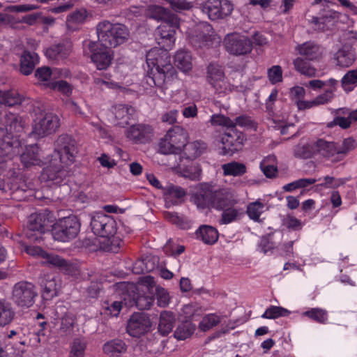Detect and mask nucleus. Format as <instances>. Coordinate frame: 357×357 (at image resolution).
<instances>
[{"label":"nucleus","mask_w":357,"mask_h":357,"mask_svg":"<svg viewBox=\"0 0 357 357\" xmlns=\"http://www.w3.org/2000/svg\"><path fill=\"white\" fill-rule=\"evenodd\" d=\"M179 20L176 24L164 22L157 29L158 43L161 47H154L146 54V63L149 68V75L146 77V83L162 90L166 89L173 79L176 77V72L170 62L168 51L174 45L176 41V29L178 28Z\"/></svg>","instance_id":"obj_1"},{"label":"nucleus","mask_w":357,"mask_h":357,"mask_svg":"<svg viewBox=\"0 0 357 357\" xmlns=\"http://www.w3.org/2000/svg\"><path fill=\"white\" fill-rule=\"evenodd\" d=\"M77 152L75 141L70 136H59L55 143V153L59 159L54 158L50 161V165L41 174V179L60 184L68 175V167L75 162Z\"/></svg>","instance_id":"obj_2"},{"label":"nucleus","mask_w":357,"mask_h":357,"mask_svg":"<svg viewBox=\"0 0 357 357\" xmlns=\"http://www.w3.org/2000/svg\"><path fill=\"white\" fill-rule=\"evenodd\" d=\"M128 289H135L138 291L137 296H133V303L139 309H149L154 302V296L160 307H165L169 303V292L165 288L157 285L152 276L146 275L140 278L136 286L132 284Z\"/></svg>","instance_id":"obj_3"},{"label":"nucleus","mask_w":357,"mask_h":357,"mask_svg":"<svg viewBox=\"0 0 357 357\" xmlns=\"http://www.w3.org/2000/svg\"><path fill=\"white\" fill-rule=\"evenodd\" d=\"M21 123L17 116L14 114H6L0 120V170L7 159H11L14 155L20 153L22 149L19 139L13 135V132L21 129Z\"/></svg>","instance_id":"obj_4"},{"label":"nucleus","mask_w":357,"mask_h":357,"mask_svg":"<svg viewBox=\"0 0 357 357\" xmlns=\"http://www.w3.org/2000/svg\"><path fill=\"white\" fill-rule=\"evenodd\" d=\"M236 194L231 188H220L213 190L208 183H202L199 186L198 191L192 197V202L199 208L212 207L222 210L236 202Z\"/></svg>","instance_id":"obj_5"},{"label":"nucleus","mask_w":357,"mask_h":357,"mask_svg":"<svg viewBox=\"0 0 357 357\" xmlns=\"http://www.w3.org/2000/svg\"><path fill=\"white\" fill-rule=\"evenodd\" d=\"M356 140L351 137L345 139L342 146H337L333 142H328L322 139L318 140L312 147L309 145L298 144L294 150L295 155L300 158H310L314 152H319L324 156L330 157L335 154H346L356 147Z\"/></svg>","instance_id":"obj_6"},{"label":"nucleus","mask_w":357,"mask_h":357,"mask_svg":"<svg viewBox=\"0 0 357 357\" xmlns=\"http://www.w3.org/2000/svg\"><path fill=\"white\" fill-rule=\"evenodd\" d=\"M97 34L98 41L96 43L110 49L125 43L128 38L129 31L123 24L105 21L97 26Z\"/></svg>","instance_id":"obj_7"},{"label":"nucleus","mask_w":357,"mask_h":357,"mask_svg":"<svg viewBox=\"0 0 357 357\" xmlns=\"http://www.w3.org/2000/svg\"><path fill=\"white\" fill-rule=\"evenodd\" d=\"M338 82L333 78L327 80L312 79L308 82L305 86L314 91L324 89L323 93L318 95L310 102H300L299 109H307L312 107L326 105L332 101L334 98V93L337 90Z\"/></svg>","instance_id":"obj_8"},{"label":"nucleus","mask_w":357,"mask_h":357,"mask_svg":"<svg viewBox=\"0 0 357 357\" xmlns=\"http://www.w3.org/2000/svg\"><path fill=\"white\" fill-rule=\"evenodd\" d=\"M188 134L181 126L170 128L159 142L160 152L163 154H177L188 144Z\"/></svg>","instance_id":"obj_9"},{"label":"nucleus","mask_w":357,"mask_h":357,"mask_svg":"<svg viewBox=\"0 0 357 357\" xmlns=\"http://www.w3.org/2000/svg\"><path fill=\"white\" fill-rule=\"evenodd\" d=\"M81 224L75 215L59 219L53 225L52 235L54 240L68 242L75 238L80 231Z\"/></svg>","instance_id":"obj_10"},{"label":"nucleus","mask_w":357,"mask_h":357,"mask_svg":"<svg viewBox=\"0 0 357 357\" xmlns=\"http://www.w3.org/2000/svg\"><path fill=\"white\" fill-rule=\"evenodd\" d=\"M207 81L215 92L220 95H226L238 90L236 83H231L225 76L222 66L216 63H211L208 66Z\"/></svg>","instance_id":"obj_11"},{"label":"nucleus","mask_w":357,"mask_h":357,"mask_svg":"<svg viewBox=\"0 0 357 357\" xmlns=\"http://www.w3.org/2000/svg\"><path fill=\"white\" fill-rule=\"evenodd\" d=\"M187 34L190 42L197 47L211 46L220 41L211 25L207 22H201L195 25L188 31Z\"/></svg>","instance_id":"obj_12"},{"label":"nucleus","mask_w":357,"mask_h":357,"mask_svg":"<svg viewBox=\"0 0 357 357\" xmlns=\"http://www.w3.org/2000/svg\"><path fill=\"white\" fill-rule=\"evenodd\" d=\"M60 126L58 116L51 112H40L33 120V132L39 137H44L55 132Z\"/></svg>","instance_id":"obj_13"},{"label":"nucleus","mask_w":357,"mask_h":357,"mask_svg":"<svg viewBox=\"0 0 357 357\" xmlns=\"http://www.w3.org/2000/svg\"><path fill=\"white\" fill-rule=\"evenodd\" d=\"M93 232L99 236L98 243L106 237L112 236L116 232V221L110 215L97 213L93 215L91 221Z\"/></svg>","instance_id":"obj_14"},{"label":"nucleus","mask_w":357,"mask_h":357,"mask_svg":"<svg viewBox=\"0 0 357 357\" xmlns=\"http://www.w3.org/2000/svg\"><path fill=\"white\" fill-rule=\"evenodd\" d=\"M202 11L211 20L224 19L234 10V5L229 0H208L201 6Z\"/></svg>","instance_id":"obj_15"},{"label":"nucleus","mask_w":357,"mask_h":357,"mask_svg":"<svg viewBox=\"0 0 357 357\" xmlns=\"http://www.w3.org/2000/svg\"><path fill=\"white\" fill-rule=\"evenodd\" d=\"M223 43L229 54L236 56L248 54L252 49L250 40L246 36L236 32L226 35Z\"/></svg>","instance_id":"obj_16"},{"label":"nucleus","mask_w":357,"mask_h":357,"mask_svg":"<svg viewBox=\"0 0 357 357\" xmlns=\"http://www.w3.org/2000/svg\"><path fill=\"white\" fill-rule=\"evenodd\" d=\"M24 250L31 257L41 259L44 264L57 267L65 271H68L70 268L68 263L63 258L59 255L49 254L39 246L24 245Z\"/></svg>","instance_id":"obj_17"},{"label":"nucleus","mask_w":357,"mask_h":357,"mask_svg":"<svg viewBox=\"0 0 357 357\" xmlns=\"http://www.w3.org/2000/svg\"><path fill=\"white\" fill-rule=\"evenodd\" d=\"M37 293L35 287L29 282H22L16 284L13 290L14 302L22 307H29L35 301Z\"/></svg>","instance_id":"obj_18"},{"label":"nucleus","mask_w":357,"mask_h":357,"mask_svg":"<svg viewBox=\"0 0 357 357\" xmlns=\"http://www.w3.org/2000/svg\"><path fill=\"white\" fill-rule=\"evenodd\" d=\"M132 13L135 16L145 13L146 15L150 18H153L157 21H162L164 22H171L176 24L177 22V16L172 14L167 8L161 6L151 5L145 10L143 7H132L130 9Z\"/></svg>","instance_id":"obj_19"},{"label":"nucleus","mask_w":357,"mask_h":357,"mask_svg":"<svg viewBox=\"0 0 357 357\" xmlns=\"http://www.w3.org/2000/svg\"><path fill=\"white\" fill-rule=\"evenodd\" d=\"M89 47L91 52V59L97 69H107L113 59L112 51L96 42H90Z\"/></svg>","instance_id":"obj_20"},{"label":"nucleus","mask_w":357,"mask_h":357,"mask_svg":"<svg viewBox=\"0 0 357 357\" xmlns=\"http://www.w3.org/2000/svg\"><path fill=\"white\" fill-rule=\"evenodd\" d=\"M245 140L244 135L231 128L222 134L220 142L222 145L223 154H232L241 149Z\"/></svg>","instance_id":"obj_21"},{"label":"nucleus","mask_w":357,"mask_h":357,"mask_svg":"<svg viewBox=\"0 0 357 357\" xmlns=\"http://www.w3.org/2000/svg\"><path fill=\"white\" fill-rule=\"evenodd\" d=\"M151 326V321L146 314L135 313L128 321L127 331L132 337H139L149 331Z\"/></svg>","instance_id":"obj_22"},{"label":"nucleus","mask_w":357,"mask_h":357,"mask_svg":"<svg viewBox=\"0 0 357 357\" xmlns=\"http://www.w3.org/2000/svg\"><path fill=\"white\" fill-rule=\"evenodd\" d=\"M47 223L45 215L43 213H35L30 215L28 224L26 236L31 241L40 242L43 240L42 234Z\"/></svg>","instance_id":"obj_23"},{"label":"nucleus","mask_w":357,"mask_h":357,"mask_svg":"<svg viewBox=\"0 0 357 357\" xmlns=\"http://www.w3.org/2000/svg\"><path fill=\"white\" fill-rule=\"evenodd\" d=\"M42 287V296L46 300L52 299L56 296L61 289L59 279L53 275H47L40 282Z\"/></svg>","instance_id":"obj_24"},{"label":"nucleus","mask_w":357,"mask_h":357,"mask_svg":"<svg viewBox=\"0 0 357 357\" xmlns=\"http://www.w3.org/2000/svg\"><path fill=\"white\" fill-rule=\"evenodd\" d=\"M71 50V43L66 41L47 48L45 54L50 60L60 62L64 61L70 55Z\"/></svg>","instance_id":"obj_25"},{"label":"nucleus","mask_w":357,"mask_h":357,"mask_svg":"<svg viewBox=\"0 0 357 357\" xmlns=\"http://www.w3.org/2000/svg\"><path fill=\"white\" fill-rule=\"evenodd\" d=\"M296 50L299 54L310 61H314L320 59L324 53L323 47L311 41L298 45Z\"/></svg>","instance_id":"obj_26"},{"label":"nucleus","mask_w":357,"mask_h":357,"mask_svg":"<svg viewBox=\"0 0 357 357\" xmlns=\"http://www.w3.org/2000/svg\"><path fill=\"white\" fill-rule=\"evenodd\" d=\"M127 344L120 339H114L105 342L102 346L103 353L109 357H121L127 351Z\"/></svg>","instance_id":"obj_27"},{"label":"nucleus","mask_w":357,"mask_h":357,"mask_svg":"<svg viewBox=\"0 0 357 357\" xmlns=\"http://www.w3.org/2000/svg\"><path fill=\"white\" fill-rule=\"evenodd\" d=\"M169 169L174 172L181 174L182 176L188 178L191 180H198L200 178L202 169L199 165L196 162H191L186 166L172 165H169Z\"/></svg>","instance_id":"obj_28"},{"label":"nucleus","mask_w":357,"mask_h":357,"mask_svg":"<svg viewBox=\"0 0 357 357\" xmlns=\"http://www.w3.org/2000/svg\"><path fill=\"white\" fill-rule=\"evenodd\" d=\"M210 122L212 126H219L231 129L236 125L245 126L248 122V119L245 117L240 116L237 117L235 121H233L222 114H217L211 116Z\"/></svg>","instance_id":"obj_29"},{"label":"nucleus","mask_w":357,"mask_h":357,"mask_svg":"<svg viewBox=\"0 0 357 357\" xmlns=\"http://www.w3.org/2000/svg\"><path fill=\"white\" fill-rule=\"evenodd\" d=\"M151 133L149 126L142 125H134L126 131V137L135 143H143Z\"/></svg>","instance_id":"obj_30"},{"label":"nucleus","mask_w":357,"mask_h":357,"mask_svg":"<svg viewBox=\"0 0 357 357\" xmlns=\"http://www.w3.org/2000/svg\"><path fill=\"white\" fill-rule=\"evenodd\" d=\"M340 15V13L330 10L323 15L321 17H314L312 22L315 25L317 29L325 31L334 25Z\"/></svg>","instance_id":"obj_31"},{"label":"nucleus","mask_w":357,"mask_h":357,"mask_svg":"<svg viewBox=\"0 0 357 357\" xmlns=\"http://www.w3.org/2000/svg\"><path fill=\"white\" fill-rule=\"evenodd\" d=\"M39 62V56L36 52L24 51L20 59V70L25 75H30Z\"/></svg>","instance_id":"obj_32"},{"label":"nucleus","mask_w":357,"mask_h":357,"mask_svg":"<svg viewBox=\"0 0 357 357\" xmlns=\"http://www.w3.org/2000/svg\"><path fill=\"white\" fill-rule=\"evenodd\" d=\"M174 65L183 73H189L192 68V56L188 51L181 50L176 52Z\"/></svg>","instance_id":"obj_33"},{"label":"nucleus","mask_w":357,"mask_h":357,"mask_svg":"<svg viewBox=\"0 0 357 357\" xmlns=\"http://www.w3.org/2000/svg\"><path fill=\"white\" fill-rule=\"evenodd\" d=\"M39 149L37 145L26 147V151L21 155V161L26 167L32 165H40L41 160L38 157Z\"/></svg>","instance_id":"obj_34"},{"label":"nucleus","mask_w":357,"mask_h":357,"mask_svg":"<svg viewBox=\"0 0 357 357\" xmlns=\"http://www.w3.org/2000/svg\"><path fill=\"white\" fill-rule=\"evenodd\" d=\"M334 59L339 66L349 67L354 63L356 54L352 49L343 47L335 54Z\"/></svg>","instance_id":"obj_35"},{"label":"nucleus","mask_w":357,"mask_h":357,"mask_svg":"<svg viewBox=\"0 0 357 357\" xmlns=\"http://www.w3.org/2000/svg\"><path fill=\"white\" fill-rule=\"evenodd\" d=\"M174 314L169 311H163L160 314L158 331L162 335H168L173 329L175 324Z\"/></svg>","instance_id":"obj_36"},{"label":"nucleus","mask_w":357,"mask_h":357,"mask_svg":"<svg viewBox=\"0 0 357 357\" xmlns=\"http://www.w3.org/2000/svg\"><path fill=\"white\" fill-rule=\"evenodd\" d=\"M197 238L201 239L206 244H213L218 239L217 229L211 226L202 225L196 231Z\"/></svg>","instance_id":"obj_37"},{"label":"nucleus","mask_w":357,"mask_h":357,"mask_svg":"<svg viewBox=\"0 0 357 357\" xmlns=\"http://www.w3.org/2000/svg\"><path fill=\"white\" fill-rule=\"evenodd\" d=\"M157 260L153 257H146L136 261L132 265V271L135 274H142L153 271L156 266Z\"/></svg>","instance_id":"obj_38"},{"label":"nucleus","mask_w":357,"mask_h":357,"mask_svg":"<svg viewBox=\"0 0 357 357\" xmlns=\"http://www.w3.org/2000/svg\"><path fill=\"white\" fill-rule=\"evenodd\" d=\"M30 187L26 186L24 183V178L22 176L16 175L13 176L7 183L3 182V181L0 178V189L7 191L12 190L15 191L17 190H22L23 191L26 190L27 188Z\"/></svg>","instance_id":"obj_39"},{"label":"nucleus","mask_w":357,"mask_h":357,"mask_svg":"<svg viewBox=\"0 0 357 357\" xmlns=\"http://www.w3.org/2000/svg\"><path fill=\"white\" fill-rule=\"evenodd\" d=\"M134 109L131 107H128L123 105H119L113 108V113L115 116V118L117 120H119L118 124L120 126H125L128 124V121L130 119V116L132 115Z\"/></svg>","instance_id":"obj_40"},{"label":"nucleus","mask_w":357,"mask_h":357,"mask_svg":"<svg viewBox=\"0 0 357 357\" xmlns=\"http://www.w3.org/2000/svg\"><path fill=\"white\" fill-rule=\"evenodd\" d=\"M221 322V317L215 313H209L204 315L199 324V329L206 332L211 330Z\"/></svg>","instance_id":"obj_41"},{"label":"nucleus","mask_w":357,"mask_h":357,"mask_svg":"<svg viewBox=\"0 0 357 357\" xmlns=\"http://www.w3.org/2000/svg\"><path fill=\"white\" fill-rule=\"evenodd\" d=\"M186 192L184 189L178 186L170 185L165 189V199L167 206L172 204H176V201L172 202V199H181L185 195Z\"/></svg>","instance_id":"obj_42"},{"label":"nucleus","mask_w":357,"mask_h":357,"mask_svg":"<svg viewBox=\"0 0 357 357\" xmlns=\"http://www.w3.org/2000/svg\"><path fill=\"white\" fill-rule=\"evenodd\" d=\"M225 176H238L246 172V167L244 164L231 162L222 166Z\"/></svg>","instance_id":"obj_43"},{"label":"nucleus","mask_w":357,"mask_h":357,"mask_svg":"<svg viewBox=\"0 0 357 357\" xmlns=\"http://www.w3.org/2000/svg\"><path fill=\"white\" fill-rule=\"evenodd\" d=\"M98 243L100 249L116 252L121 246V240L119 236L114 234L112 236L103 238Z\"/></svg>","instance_id":"obj_44"},{"label":"nucleus","mask_w":357,"mask_h":357,"mask_svg":"<svg viewBox=\"0 0 357 357\" xmlns=\"http://www.w3.org/2000/svg\"><path fill=\"white\" fill-rule=\"evenodd\" d=\"M14 311L10 304L4 301H0V326L11 322L14 317Z\"/></svg>","instance_id":"obj_45"},{"label":"nucleus","mask_w":357,"mask_h":357,"mask_svg":"<svg viewBox=\"0 0 357 357\" xmlns=\"http://www.w3.org/2000/svg\"><path fill=\"white\" fill-rule=\"evenodd\" d=\"M195 330V325L190 321L180 324L174 332V337L178 340H184L190 337Z\"/></svg>","instance_id":"obj_46"},{"label":"nucleus","mask_w":357,"mask_h":357,"mask_svg":"<svg viewBox=\"0 0 357 357\" xmlns=\"http://www.w3.org/2000/svg\"><path fill=\"white\" fill-rule=\"evenodd\" d=\"M260 167L264 174L269 178L275 176L278 169L275 163V157L274 155H268L260 163Z\"/></svg>","instance_id":"obj_47"},{"label":"nucleus","mask_w":357,"mask_h":357,"mask_svg":"<svg viewBox=\"0 0 357 357\" xmlns=\"http://www.w3.org/2000/svg\"><path fill=\"white\" fill-rule=\"evenodd\" d=\"M341 84L346 92H350L357 86V68L349 70L342 78Z\"/></svg>","instance_id":"obj_48"},{"label":"nucleus","mask_w":357,"mask_h":357,"mask_svg":"<svg viewBox=\"0 0 357 357\" xmlns=\"http://www.w3.org/2000/svg\"><path fill=\"white\" fill-rule=\"evenodd\" d=\"M35 77L38 79V84L50 89V84L53 82L51 81L52 70L49 67L38 68L35 72Z\"/></svg>","instance_id":"obj_49"},{"label":"nucleus","mask_w":357,"mask_h":357,"mask_svg":"<svg viewBox=\"0 0 357 357\" xmlns=\"http://www.w3.org/2000/svg\"><path fill=\"white\" fill-rule=\"evenodd\" d=\"M348 114L349 109L341 108L337 109L336 112V117L330 123L329 126H332L333 125H337L342 128H348L351 124V120L349 119V116H347Z\"/></svg>","instance_id":"obj_50"},{"label":"nucleus","mask_w":357,"mask_h":357,"mask_svg":"<svg viewBox=\"0 0 357 357\" xmlns=\"http://www.w3.org/2000/svg\"><path fill=\"white\" fill-rule=\"evenodd\" d=\"M302 316L308 317L309 319L320 324H325L328 319L327 312L321 308H311L302 313Z\"/></svg>","instance_id":"obj_51"},{"label":"nucleus","mask_w":357,"mask_h":357,"mask_svg":"<svg viewBox=\"0 0 357 357\" xmlns=\"http://www.w3.org/2000/svg\"><path fill=\"white\" fill-rule=\"evenodd\" d=\"M294 65L296 70L303 75L309 77H313L316 75L317 70L301 58H296L294 61Z\"/></svg>","instance_id":"obj_52"},{"label":"nucleus","mask_w":357,"mask_h":357,"mask_svg":"<svg viewBox=\"0 0 357 357\" xmlns=\"http://www.w3.org/2000/svg\"><path fill=\"white\" fill-rule=\"evenodd\" d=\"M265 211V205L259 200L252 202L248 205L247 213L250 219L258 221L260 215Z\"/></svg>","instance_id":"obj_53"},{"label":"nucleus","mask_w":357,"mask_h":357,"mask_svg":"<svg viewBox=\"0 0 357 357\" xmlns=\"http://www.w3.org/2000/svg\"><path fill=\"white\" fill-rule=\"evenodd\" d=\"M86 347L84 339L75 338L71 343L69 357H84Z\"/></svg>","instance_id":"obj_54"},{"label":"nucleus","mask_w":357,"mask_h":357,"mask_svg":"<svg viewBox=\"0 0 357 357\" xmlns=\"http://www.w3.org/2000/svg\"><path fill=\"white\" fill-rule=\"evenodd\" d=\"M3 105L14 106L21 104L24 97L15 90L3 91Z\"/></svg>","instance_id":"obj_55"},{"label":"nucleus","mask_w":357,"mask_h":357,"mask_svg":"<svg viewBox=\"0 0 357 357\" xmlns=\"http://www.w3.org/2000/svg\"><path fill=\"white\" fill-rule=\"evenodd\" d=\"M290 311L280 306L272 305L267 308L261 317L266 319H277L280 317H287L290 314Z\"/></svg>","instance_id":"obj_56"},{"label":"nucleus","mask_w":357,"mask_h":357,"mask_svg":"<svg viewBox=\"0 0 357 357\" xmlns=\"http://www.w3.org/2000/svg\"><path fill=\"white\" fill-rule=\"evenodd\" d=\"M282 236V234L280 231H276L274 233L273 236L271 238L268 237H263L261 239L259 244V250L261 252L266 254L269 250L273 249L274 247L278 246V243L273 241L275 238Z\"/></svg>","instance_id":"obj_57"},{"label":"nucleus","mask_w":357,"mask_h":357,"mask_svg":"<svg viewBox=\"0 0 357 357\" xmlns=\"http://www.w3.org/2000/svg\"><path fill=\"white\" fill-rule=\"evenodd\" d=\"M171 8L175 11L188 10L193 7L190 0H165Z\"/></svg>","instance_id":"obj_58"},{"label":"nucleus","mask_w":357,"mask_h":357,"mask_svg":"<svg viewBox=\"0 0 357 357\" xmlns=\"http://www.w3.org/2000/svg\"><path fill=\"white\" fill-rule=\"evenodd\" d=\"M86 11L85 10H79L73 13L67 17L68 26L69 28H73L74 24L83 23L86 18Z\"/></svg>","instance_id":"obj_59"},{"label":"nucleus","mask_w":357,"mask_h":357,"mask_svg":"<svg viewBox=\"0 0 357 357\" xmlns=\"http://www.w3.org/2000/svg\"><path fill=\"white\" fill-rule=\"evenodd\" d=\"M50 89L57 91L67 96H70L73 92V86L63 80L53 82L50 84Z\"/></svg>","instance_id":"obj_60"},{"label":"nucleus","mask_w":357,"mask_h":357,"mask_svg":"<svg viewBox=\"0 0 357 357\" xmlns=\"http://www.w3.org/2000/svg\"><path fill=\"white\" fill-rule=\"evenodd\" d=\"M241 214V210L236 208H228L223 211L220 223L229 224L234 221Z\"/></svg>","instance_id":"obj_61"},{"label":"nucleus","mask_w":357,"mask_h":357,"mask_svg":"<svg viewBox=\"0 0 357 357\" xmlns=\"http://www.w3.org/2000/svg\"><path fill=\"white\" fill-rule=\"evenodd\" d=\"M201 312L202 308L197 304H188L182 308V313L186 319H190L195 316H198Z\"/></svg>","instance_id":"obj_62"},{"label":"nucleus","mask_w":357,"mask_h":357,"mask_svg":"<svg viewBox=\"0 0 357 357\" xmlns=\"http://www.w3.org/2000/svg\"><path fill=\"white\" fill-rule=\"evenodd\" d=\"M122 308V303L115 301L110 305L108 303L103 307L102 313L106 316L116 317L119 314Z\"/></svg>","instance_id":"obj_63"},{"label":"nucleus","mask_w":357,"mask_h":357,"mask_svg":"<svg viewBox=\"0 0 357 357\" xmlns=\"http://www.w3.org/2000/svg\"><path fill=\"white\" fill-rule=\"evenodd\" d=\"M268 77L272 84H276L282 80V70L280 66H273L268 70Z\"/></svg>","instance_id":"obj_64"}]
</instances>
